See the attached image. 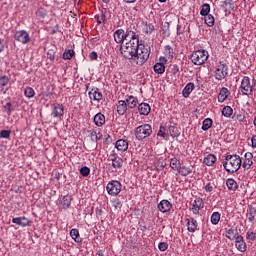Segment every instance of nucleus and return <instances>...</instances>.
I'll return each instance as SVG.
<instances>
[{
	"instance_id": "49530a36",
	"label": "nucleus",
	"mask_w": 256,
	"mask_h": 256,
	"mask_svg": "<svg viewBox=\"0 0 256 256\" xmlns=\"http://www.w3.org/2000/svg\"><path fill=\"white\" fill-rule=\"evenodd\" d=\"M222 115L227 118L231 117V115H233V108H231V106H225L222 109Z\"/></svg>"
},
{
	"instance_id": "4be33fe9",
	"label": "nucleus",
	"mask_w": 256,
	"mask_h": 256,
	"mask_svg": "<svg viewBox=\"0 0 256 256\" xmlns=\"http://www.w3.org/2000/svg\"><path fill=\"white\" fill-rule=\"evenodd\" d=\"M90 99L94 101H101L103 99V94L99 91V88H94L88 93Z\"/></svg>"
},
{
	"instance_id": "8fccbe9b",
	"label": "nucleus",
	"mask_w": 256,
	"mask_h": 256,
	"mask_svg": "<svg viewBox=\"0 0 256 256\" xmlns=\"http://www.w3.org/2000/svg\"><path fill=\"white\" fill-rule=\"evenodd\" d=\"M10 79L8 76H2L0 77V88L7 87L9 85Z\"/></svg>"
},
{
	"instance_id": "423d86ee",
	"label": "nucleus",
	"mask_w": 256,
	"mask_h": 256,
	"mask_svg": "<svg viewBox=\"0 0 256 256\" xmlns=\"http://www.w3.org/2000/svg\"><path fill=\"white\" fill-rule=\"evenodd\" d=\"M229 75V66L225 63H220L215 70L214 77L217 81H223Z\"/></svg>"
},
{
	"instance_id": "b1692460",
	"label": "nucleus",
	"mask_w": 256,
	"mask_h": 256,
	"mask_svg": "<svg viewBox=\"0 0 256 256\" xmlns=\"http://www.w3.org/2000/svg\"><path fill=\"white\" fill-rule=\"evenodd\" d=\"M203 163L207 165V167H213V165L217 163V157L213 154H208L204 157Z\"/></svg>"
},
{
	"instance_id": "09e8293b",
	"label": "nucleus",
	"mask_w": 256,
	"mask_h": 256,
	"mask_svg": "<svg viewBox=\"0 0 256 256\" xmlns=\"http://www.w3.org/2000/svg\"><path fill=\"white\" fill-rule=\"evenodd\" d=\"M90 173H91V169L87 166H83L80 169V175H82V177H89Z\"/></svg>"
},
{
	"instance_id": "393cba45",
	"label": "nucleus",
	"mask_w": 256,
	"mask_h": 256,
	"mask_svg": "<svg viewBox=\"0 0 256 256\" xmlns=\"http://www.w3.org/2000/svg\"><path fill=\"white\" fill-rule=\"evenodd\" d=\"M107 14V8H103L100 13L96 14L94 16L95 21L98 23V25H101V23H105L106 15Z\"/></svg>"
},
{
	"instance_id": "9b49d317",
	"label": "nucleus",
	"mask_w": 256,
	"mask_h": 256,
	"mask_svg": "<svg viewBox=\"0 0 256 256\" xmlns=\"http://www.w3.org/2000/svg\"><path fill=\"white\" fill-rule=\"evenodd\" d=\"M111 162H112V173L117 172V170L121 169L123 167V158L111 154Z\"/></svg>"
},
{
	"instance_id": "4468645a",
	"label": "nucleus",
	"mask_w": 256,
	"mask_h": 256,
	"mask_svg": "<svg viewBox=\"0 0 256 256\" xmlns=\"http://www.w3.org/2000/svg\"><path fill=\"white\" fill-rule=\"evenodd\" d=\"M235 247L240 253H245V251H247V243L241 235H237L235 239Z\"/></svg>"
},
{
	"instance_id": "aec40b11",
	"label": "nucleus",
	"mask_w": 256,
	"mask_h": 256,
	"mask_svg": "<svg viewBox=\"0 0 256 256\" xmlns=\"http://www.w3.org/2000/svg\"><path fill=\"white\" fill-rule=\"evenodd\" d=\"M194 90H195V84L193 82H189L182 91V95L184 99L189 98V95H191V93H193Z\"/></svg>"
},
{
	"instance_id": "37998d69",
	"label": "nucleus",
	"mask_w": 256,
	"mask_h": 256,
	"mask_svg": "<svg viewBox=\"0 0 256 256\" xmlns=\"http://www.w3.org/2000/svg\"><path fill=\"white\" fill-rule=\"evenodd\" d=\"M24 95L27 99H33L35 97V90L32 87H26L24 89Z\"/></svg>"
},
{
	"instance_id": "13d9d810",
	"label": "nucleus",
	"mask_w": 256,
	"mask_h": 256,
	"mask_svg": "<svg viewBox=\"0 0 256 256\" xmlns=\"http://www.w3.org/2000/svg\"><path fill=\"white\" fill-rule=\"evenodd\" d=\"M159 251H165L166 249H169V244L167 242H160L158 244Z\"/></svg>"
},
{
	"instance_id": "774afa93",
	"label": "nucleus",
	"mask_w": 256,
	"mask_h": 256,
	"mask_svg": "<svg viewBox=\"0 0 256 256\" xmlns=\"http://www.w3.org/2000/svg\"><path fill=\"white\" fill-rule=\"evenodd\" d=\"M245 159H248V160H253V153L251 152H246L245 155H244Z\"/></svg>"
},
{
	"instance_id": "ddd939ff",
	"label": "nucleus",
	"mask_w": 256,
	"mask_h": 256,
	"mask_svg": "<svg viewBox=\"0 0 256 256\" xmlns=\"http://www.w3.org/2000/svg\"><path fill=\"white\" fill-rule=\"evenodd\" d=\"M203 207H205V205L203 204V199L196 198L192 203L191 211L194 215H199V211H201Z\"/></svg>"
},
{
	"instance_id": "a19ab883",
	"label": "nucleus",
	"mask_w": 256,
	"mask_h": 256,
	"mask_svg": "<svg viewBox=\"0 0 256 256\" xmlns=\"http://www.w3.org/2000/svg\"><path fill=\"white\" fill-rule=\"evenodd\" d=\"M204 21L207 27H213V25H215V17L211 14L204 16Z\"/></svg>"
},
{
	"instance_id": "c03bdc74",
	"label": "nucleus",
	"mask_w": 256,
	"mask_h": 256,
	"mask_svg": "<svg viewBox=\"0 0 256 256\" xmlns=\"http://www.w3.org/2000/svg\"><path fill=\"white\" fill-rule=\"evenodd\" d=\"M75 57V51L72 49L65 50L63 53V59L64 60H71Z\"/></svg>"
},
{
	"instance_id": "6ab92c4d",
	"label": "nucleus",
	"mask_w": 256,
	"mask_h": 256,
	"mask_svg": "<svg viewBox=\"0 0 256 256\" xmlns=\"http://www.w3.org/2000/svg\"><path fill=\"white\" fill-rule=\"evenodd\" d=\"M130 39L128 43H136V45H140L139 43V34L133 30H126V41Z\"/></svg>"
},
{
	"instance_id": "e2e57ef3",
	"label": "nucleus",
	"mask_w": 256,
	"mask_h": 256,
	"mask_svg": "<svg viewBox=\"0 0 256 256\" xmlns=\"http://www.w3.org/2000/svg\"><path fill=\"white\" fill-rule=\"evenodd\" d=\"M47 59H49L50 61H55V54L53 53V51H48L47 52Z\"/></svg>"
},
{
	"instance_id": "5fc2aeb1",
	"label": "nucleus",
	"mask_w": 256,
	"mask_h": 256,
	"mask_svg": "<svg viewBox=\"0 0 256 256\" xmlns=\"http://www.w3.org/2000/svg\"><path fill=\"white\" fill-rule=\"evenodd\" d=\"M36 15L40 17L41 19H45L47 17V10L40 8L37 12Z\"/></svg>"
},
{
	"instance_id": "bf43d9fd",
	"label": "nucleus",
	"mask_w": 256,
	"mask_h": 256,
	"mask_svg": "<svg viewBox=\"0 0 256 256\" xmlns=\"http://www.w3.org/2000/svg\"><path fill=\"white\" fill-rule=\"evenodd\" d=\"M165 54L169 57H173V48L169 45L165 46Z\"/></svg>"
},
{
	"instance_id": "680f3d73",
	"label": "nucleus",
	"mask_w": 256,
	"mask_h": 256,
	"mask_svg": "<svg viewBox=\"0 0 256 256\" xmlns=\"http://www.w3.org/2000/svg\"><path fill=\"white\" fill-rule=\"evenodd\" d=\"M98 58H99V54H97V52L92 51V52L90 53V59H91L92 61H97Z\"/></svg>"
},
{
	"instance_id": "7c9ffc66",
	"label": "nucleus",
	"mask_w": 256,
	"mask_h": 256,
	"mask_svg": "<svg viewBox=\"0 0 256 256\" xmlns=\"http://www.w3.org/2000/svg\"><path fill=\"white\" fill-rule=\"evenodd\" d=\"M137 103H139V100L135 96H128L126 99V105H128L129 109H135Z\"/></svg>"
},
{
	"instance_id": "7ed1b4c3",
	"label": "nucleus",
	"mask_w": 256,
	"mask_h": 256,
	"mask_svg": "<svg viewBox=\"0 0 256 256\" xmlns=\"http://www.w3.org/2000/svg\"><path fill=\"white\" fill-rule=\"evenodd\" d=\"M137 49H139V44H137V42H126L125 44H121L120 53L124 59L133 62L135 55L137 54Z\"/></svg>"
},
{
	"instance_id": "c756f323",
	"label": "nucleus",
	"mask_w": 256,
	"mask_h": 256,
	"mask_svg": "<svg viewBox=\"0 0 256 256\" xmlns=\"http://www.w3.org/2000/svg\"><path fill=\"white\" fill-rule=\"evenodd\" d=\"M127 102H125L124 100H120L118 101V105H117V113L118 115H123L124 113H127Z\"/></svg>"
},
{
	"instance_id": "473e14b6",
	"label": "nucleus",
	"mask_w": 256,
	"mask_h": 256,
	"mask_svg": "<svg viewBox=\"0 0 256 256\" xmlns=\"http://www.w3.org/2000/svg\"><path fill=\"white\" fill-rule=\"evenodd\" d=\"M168 129H169L170 137H173V139L181 135V132L179 131V127H177L176 124L170 125Z\"/></svg>"
},
{
	"instance_id": "dca6fc26",
	"label": "nucleus",
	"mask_w": 256,
	"mask_h": 256,
	"mask_svg": "<svg viewBox=\"0 0 256 256\" xmlns=\"http://www.w3.org/2000/svg\"><path fill=\"white\" fill-rule=\"evenodd\" d=\"M115 43H122L127 40L126 32L123 29H118L113 34Z\"/></svg>"
},
{
	"instance_id": "4d7b16f0",
	"label": "nucleus",
	"mask_w": 256,
	"mask_h": 256,
	"mask_svg": "<svg viewBox=\"0 0 256 256\" xmlns=\"http://www.w3.org/2000/svg\"><path fill=\"white\" fill-rule=\"evenodd\" d=\"M144 31H145V33H148L149 35H151L153 33V31H155V26H153V24H147L145 26Z\"/></svg>"
},
{
	"instance_id": "2eb2a0df",
	"label": "nucleus",
	"mask_w": 256,
	"mask_h": 256,
	"mask_svg": "<svg viewBox=\"0 0 256 256\" xmlns=\"http://www.w3.org/2000/svg\"><path fill=\"white\" fill-rule=\"evenodd\" d=\"M186 226L189 231V233H195L199 228V224L197 223V220L193 217H189L186 219Z\"/></svg>"
},
{
	"instance_id": "72a5a7b5",
	"label": "nucleus",
	"mask_w": 256,
	"mask_h": 256,
	"mask_svg": "<svg viewBox=\"0 0 256 256\" xmlns=\"http://www.w3.org/2000/svg\"><path fill=\"white\" fill-rule=\"evenodd\" d=\"M193 172V170H191V167H187V166H181L178 169V173L182 176V177H187V175H191V173Z\"/></svg>"
},
{
	"instance_id": "f257e3e1",
	"label": "nucleus",
	"mask_w": 256,
	"mask_h": 256,
	"mask_svg": "<svg viewBox=\"0 0 256 256\" xmlns=\"http://www.w3.org/2000/svg\"><path fill=\"white\" fill-rule=\"evenodd\" d=\"M242 163L241 156L234 154L227 155L222 162V165L227 173H237L238 170L241 169Z\"/></svg>"
},
{
	"instance_id": "864d4df0",
	"label": "nucleus",
	"mask_w": 256,
	"mask_h": 256,
	"mask_svg": "<svg viewBox=\"0 0 256 256\" xmlns=\"http://www.w3.org/2000/svg\"><path fill=\"white\" fill-rule=\"evenodd\" d=\"M252 165H253V160L245 159L244 162L242 163L243 169H251Z\"/></svg>"
},
{
	"instance_id": "a878e982",
	"label": "nucleus",
	"mask_w": 256,
	"mask_h": 256,
	"mask_svg": "<svg viewBox=\"0 0 256 256\" xmlns=\"http://www.w3.org/2000/svg\"><path fill=\"white\" fill-rule=\"evenodd\" d=\"M138 111H139L140 115L147 116V115H149V113H151V106H149V104H147V103H141L138 106Z\"/></svg>"
},
{
	"instance_id": "338daca9",
	"label": "nucleus",
	"mask_w": 256,
	"mask_h": 256,
	"mask_svg": "<svg viewBox=\"0 0 256 256\" xmlns=\"http://www.w3.org/2000/svg\"><path fill=\"white\" fill-rule=\"evenodd\" d=\"M251 147L252 149H256V135H253L251 138Z\"/></svg>"
},
{
	"instance_id": "f3484780",
	"label": "nucleus",
	"mask_w": 256,
	"mask_h": 256,
	"mask_svg": "<svg viewBox=\"0 0 256 256\" xmlns=\"http://www.w3.org/2000/svg\"><path fill=\"white\" fill-rule=\"evenodd\" d=\"M172 207H173V204H171V202H169V200H162L158 204V210L161 213H169V211H171Z\"/></svg>"
},
{
	"instance_id": "0eeeda50",
	"label": "nucleus",
	"mask_w": 256,
	"mask_h": 256,
	"mask_svg": "<svg viewBox=\"0 0 256 256\" xmlns=\"http://www.w3.org/2000/svg\"><path fill=\"white\" fill-rule=\"evenodd\" d=\"M123 185H121V182L117 180L110 181L106 186V191L108 195H112V197H115L121 193V188Z\"/></svg>"
},
{
	"instance_id": "69168bd1",
	"label": "nucleus",
	"mask_w": 256,
	"mask_h": 256,
	"mask_svg": "<svg viewBox=\"0 0 256 256\" xmlns=\"http://www.w3.org/2000/svg\"><path fill=\"white\" fill-rule=\"evenodd\" d=\"M185 31V28H183L181 25H177V35H183Z\"/></svg>"
},
{
	"instance_id": "de8ad7c7",
	"label": "nucleus",
	"mask_w": 256,
	"mask_h": 256,
	"mask_svg": "<svg viewBox=\"0 0 256 256\" xmlns=\"http://www.w3.org/2000/svg\"><path fill=\"white\" fill-rule=\"evenodd\" d=\"M222 7L225 11H233V3H231V0L224 1Z\"/></svg>"
},
{
	"instance_id": "79ce46f5",
	"label": "nucleus",
	"mask_w": 256,
	"mask_h": 256,
	"mask_svg": "<svg viewBox=\"0 0 256 256\" xmlns=\"http://www.w3.org/2000/svg\"><path fill=\"white\" fill-rule=\"evenodd\" d=\"M170 167L174 171H179V168L181 167V162L177 158H172L170 160Z\"/></svg>"
},
{
	"instance_id": "5701e85b",
	"label": "nucleus",
	"mask_w": 256,
	"mask_h": 256,
	"mask_svg": "<svg viewBox=\"0 0 256 256\" xmlns=\"http://www.w3.org/2000/svg\"><path fill=\"white\" fill-rule=\"evenodd\" d=\"M12 223L20 225V227H28L29 219L27 217H16L12 219Z\"/></svg>"
},
{
	"instance_id": "2f4dec72",
	"label": "nucleus",
	"mask_w": 256,
	"mask_h": 256,
	"mask_svg": "<svg viewBox=\"0 0 256 256\" xmlns=\"http://www.w3.org/2000/svg\"><path fill=\"white\" fill-rule=\"evenodd\" d=\"M227 97H229V89H227L226 87H223L220 90V93L218 95L219 103H223L225 101V99H227Z\"/></svg>"
},
{
	"instance_id": "a211bd4d",
	"label": "nucleus",
	"mask_w": 256,
	"mask_h": 256,
	"mask_svg": "<svg viewBox=\"0 0 256 256\" xmlns=\"http://www.w3.org/2000/svg\"><path fill=\"white\" fill-rule=\"evenodd\" d=\"M115 148L121 153H125L129 149V141L125 139H119L115 143Z\"/></svg>"
},
{
	"instance_id": "e433bc0d",
	"label": "nucleus",
	"mask_w": 256,
	"mask_h": 256,
	"mask_svg": "<svg viewBox=\"0 0 256 256\" xmlns=\"http://www.w3.org/2000/svg\"><path fill=\"white\" fill-rule=\"evenodd\" d=\"M226 185L230 191H236L237 189V181L233 178H228L226 180Z\"/></svg>"
},
{
	"instance_id": "412c9836",
	"label": "nucleus",
	"mask_w": 256,
	"mask_h": 256,
	"mask_svg": "<svg viewBox=\"0 0 256 256\" xmlns=\"http://www.w3.org/2000/svg\"><path fill=\"white\" fill-rule=\"evenodd\" d=\"M93 121L96 127H103V125H105V115L99 112L94 116Z\"/></svg>"
},
{
	"instance_id": "bb28decb",
	"label": "nucleus",
	"mask_w": 256,
	"mask_h": 256,
	"mask_svg": "<svg viewBox=\"0 0 256 256\" xmlns=\"http://www.w3.org/2000/svg\"><path fill=\"white\" fill-rule=\"evenodd\" d=\"M103 137V134H101L98 130H91L90 131V139L93 141V143H99Z\"/></svg>"
},
{
	"instance_id": "3c124183",
	"label": "nucleus",
	"mask_w": 256,
	"mask_h": 256,
	"mask_svg": "<svg viewBox=\"0 0 256 256\" xmlns=\"http://www.w3.org/2000/svg\"><path fill=\"white\" fill-rule=\"evenodd\" d=\"M4 111H6L8 116H11V114L13 113V104H11V102H7L4 106Z\"/></svg>"
},
{
	"instance_id": "a18cd8bd",
	"label": "nucleus",
	"mask_w": 256,
	"mask_h": 256,
	"mask_svg": "<svg viewBox=\"0 0 256 256\" xmlns=\"http://www.w3.org/2000/svg\"><path fill=\"white\" fill-rule=\"evenodd\" d=\"M112 207H114L115 211H121V207H123V203L119 198H115L112 200Z\"/></svg>"
},
{
	"instance_id": "4c0bfd02",
	"label": "nucleus",
	"mask_w": 256,
	"mask_h": 256,
	"mask_svg": "<svg viewBox=\"0 0 256 256\" xmlns=\"http://www.w3.org/2000/svg\"><path fill=\"white\" fill-rule=\"evenodd\" d=\"M213 127V120L211 118H206L202 123V131H209Z\"/></svg>"
},
{
	"instance_id": "39448f33",
	"label": "nucleus",
	"mask_w": 256,
	"mask_h": 256,
	"mask_svg": "<svg viewBox=\"0 0 256 256\" xmlns=\"http://www.w3.org/2000/svg\"><path fill=\"white\" fill-rule=\"evenodd\" d=\"M153 133V128L149 124H143L138 126L135 129V137L138 141H143V139H147Z\"/></svg>"
},
{
	"instance_id": "c9c22d12",
	"label": "nucleus",
	"mask_w": 256,
	"mask_h": 256,
	"mask_svg": "<svg viewBox=\"0 0 256 256\" xmlns=\"http://www.w3.org/2000/svg\"><path fill=\"white\" fill-rule=\"evenodd\" d=\"M210 221L212 225H219V221H221V213L219 212H213Z\"/></svg>"
},
{
	"instance_id": "58836bf2",
	"label": "nucleus",
	"mask_w": 256,
	"mask_h": 256,
	"mask_svg": "<svg viewBox=\"0 0 256 256\" xmlns=\"http://www.w3.org/2000/svg\"><path fill=\"white\" fill-rule=\"evenodd\" d=\"M209 13H211V5H209L208 3L203 4L200 10V15L202 17H205L209 15Z\"/></svg>"
},
{
	"instance_id": "f704fd0d",
	"label": "nucleus",
	"mask_w": 256,
	"mask_h": 256,
	"mask_svg": "<svg viewBox=\"0 0 256 256\" xmlns=\"http://www.w3.org/2000/svg\"><path fill=\"white\" fill-rule=\"evenodd\" d=\"M70 237L75 241V243H81V237H79V230L73 228L70 230Z\"/></svg>"
},
{
	"instance_id": "603ef678",
	"label": "nucleus",
	"mask_w": 256,
	"mask_h": 256,
	"mask_svg": "<svg viewBox=\"0 0 256 256\" xmlns=\"http://www.w3.org/2000/svg\"><path fill=\"white\" fill-rule=\"evenodd\" d=\"M11 137V130H1L0 138L1 139H9Z\"/></svg>"
},
{
	"instance_id": "c85d7f7f",
	"label": "nucleus",
	"mask_w": 256,
	"mask_h": 256,
	"mask_svg": "<svg viewBox=\"0 0 256 256\" xmlns=\"http://www.w3.org/2000/svg\"><path fill=\"white\" fill-rule=\"evenodd\" d=\"M71 201H73V198L71 197V195L64 196L60 201V205L62 209H69V207H71Z\"/></svg>"
},
{
	"instance_id": "f8f14e48",
	"label": "nucleus",
	"mask_w": 256,
	"mask_h": 256,
	"mask_svg": "<svg viewBox=\"0 0 256 256\" xmlns=\"http://www.w3.org/2000/svg\"><path fill=\"white\" fill-rule=\"evenodd\" d=\"M160 62H157L154 66V72L157 73V75H163L165 73V63H167V58L165 57H160L159 59Z\"/></svg>"
},
{
	"instance_id": "20e7f679",
	"label": "nucleus",
	"mask_w": 256,
	"mask_h": 256,
	"mask_svg": "<svg viewBox=\"0 0 256 256\" xmlns=\"http://www.w3.org/2000/svg\"><path fill=\"white\" fill-rule=\"evenodd\" d=\"M190 59L194 65H203L209 59L207 50H196L190 55Z\"/></svg>"
},
{
	"instance_id": "1a4fd4ad",
	"label": "nucleus",
	"mask_w": 256,
	"mask_h": 256,
	"mask_svg": "<svg viewBox=\"0 0 256 256\" xmlns=\"http://www.w3.org/2000/svg\"><path fill=\"white\" fill-rule=\"evenodd\" d=\"M240 89L243 95H251V93H253V86H251V79L248 76L243 77L241 81Z\"/></svg>"
},
{
	"instance_id": "0e129e2a",
	"label": "nucleus",
	"mask_w": 256,
	"mask_h": 256,
	"mask_svg": "<svg viewBox=\"0 0 256 256\" xmlns=\"http://www.w3.org/2000/svg\"><path fill=\"white\" fill-rule=\"evenodd\" d=\"M204 189L205 191H207V193H211V191H213V184L211 183L206 184Z\"/></svg>"
},
{
	"instance_id": "ea45409f",
	"label": "nucleus",
	"mask_w": 256,
	"mask_h": 256,
	"mask_svg": "<svg viewBox=\"0 0 256 256\" xmlns=\"http://www.w3.org/2000/svg\"><path fill=\"white\" fill-rule=\"evenodd\" d=\"M237 235L239 234H237V230L235 229L230 228L226 231V237L227 239H230V241H233V239H237Z\"/></svg>"
},
{
	"instance_id": "052dcab7",
	"label": "nucleus",
	"mask_w": 256,
	"mask_h": 256,
	"mask_svg": "<svg viewBox=\"0 0 256 256\" xmlns=\"http://www.w3.org/2000/svg\"><path fill=\"white\" fill-rule=\"evenodd\" d=\"M158 137H164L165 138V127H163V126H160V128H159V131H158Z\"/></svg>"
},
{
	"instance_id": "cd10ccee",
	"label": "nucleus",
	"mask_w": 256,
	"mask_h": 256,
	"mask_svg": "<svg viewBox=\"0 0 256 256\" xmlns=\"http://www.w3.org/2000/svg\"><path fill=\"white\" fill-rule=\"evenodd\" d=\"M246 217H247L249 223H253V221H255V217H256V208L253 206H250L246 211Z\"/></svg>"
},
{
	"instance_id": "6e6552de",
	"label": "nucleus",
	"mask_w": 256,
	"mask_h": 256,
	"mask_svg": "<svg viewBox=\"0 0 256 256\" xmlns=\"http://www.w3.org/2000/svg\"><path fill=\"white\" fill-rule=\"evenodd\" d=\"M14 39L18 41V43H22V45H27V43L31 41V36L26 30H17L14 33Z\"/></svg>"
},
{
	"instance_id": "9d476101",
	"label": "nucleus",
	"mask_w": 256,
	"mask_h": 256,
	"mask_svg": "<svg viewBox=\"0 0 256 256\" xmlns=\"http://www.w3.org/2000/svg\"><path fill=\"white\" fill-rule=\"evenodd\" d=\"M63 115H65V107L63 104H56L53 107L51 117H53V119H57V121H61Z\"/></svg>"
},
{
	"instance_id": "f03ea898",
	"label": "nucleus",
	"mask_w": 256,
	"mask_h": 256,
	"mask_svg": "<svg viewBox=\"0 0 256 256\" xmlns=\"http://www.w3.org/2000/svg\"><path fill=\"white\" fill-rule=\"evenodd\" d=\"M149 55H151V47L146 46L145 44H138V48L132 63H135L136 65H144L147 63Z\"/></svg>"
},
{
	"instance_id": "6e6d98bb",
	"label": "nucleus",
	"mask_w": 256,
	"mask_h": 256,
	"mask_svg": "<svg viewBox=\"0 0 256 256\" xmlns=\"http://www.w3.org/2000/svg\"><path fill=\"white\" fill-rule=\"evenodd\" d=\"M246 239H249V241H255L256 239V233L249 230L247 233H246Z\"/></svg>"
}]
</instances>
